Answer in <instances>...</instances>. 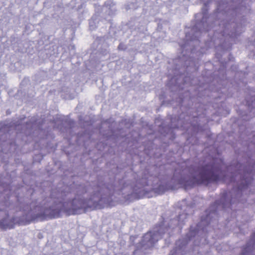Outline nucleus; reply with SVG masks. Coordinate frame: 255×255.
<instances>
[{"mask_svg":"<svg viewBox=\"0 0 255 255\" xmlns=\"http://www.w3.org/2000/svg\"><path fill=\"white\" fill-rule=\"evenodd\" d=\"M217 172L218 171L212 166L206 165L201 168L197 178H194L193 183L207 185L209 183L218 181L220 180V177L217 174Z\"/></svg>","mask_w":255,"mask_h":255,"instance_id":"1","label":"nucleus"},{"mask_svg":"<svg viewBox=\"0 0 255 255\" xmlns=\"http://www.w3.org/2000/svg\"><path fill=\"white\" fill-rule=\"evenodd\" d=\"M77 212H76V211H74V212L72 213V214H77Z\"/></svg>","mask_w":255,"mask_h":255,"instance_id":"2","label":"nucleus"}]
</instances>
